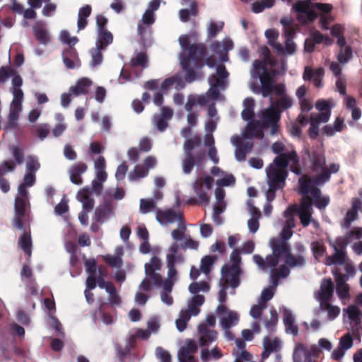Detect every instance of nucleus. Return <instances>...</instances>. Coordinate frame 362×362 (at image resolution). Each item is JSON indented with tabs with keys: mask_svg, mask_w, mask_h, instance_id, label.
Instances as JSON below:
<instances>
[{
	"mask_svg": "<svg viewBox=\"0 0 362 362\" xmlns=\"http://www.w3.org/2000/svg\"><path fill=\"white\" fill-rule=\"evenodd\" d=\"M329 180L330 173L327 172L316 174L312 178L305 175H303L298 180L300 192L303 195L310 193L315 200L321 197V190L317 186H322Z\"/></svg>",
	"mask_w": 362,
	"mask_h": 362,
	"instance_id": "f257e3e1",
	"label": "nucleus"
},
{
	"mask_svg": "<svg viewBox=\"0 0 362 362\" xmlns=\"http://www.w3.org/2000/svg\"><path fill=\"white\" fill-rule=\"evenodd\" d=\"M179 42L182 48L188 51V55L184 57L192 58L195 68H202L204 66V59L205 58L207 49L204 44H190L189 37L187 35H181L179 37Z\"/></svg>",
	"mask_w": 362,
	"mask_h": 362,
	"instance_id": "f03ea898",
	"label": "nucleus"
},
{
	"mask_svg": "<svg viewBox=\"0 0 362 362\" xmlns=\"http://www.w3.org/2000/svg\"><path fill=\"white\" fill-rule=\"evenodd\" d=\"M31 211L29 200L15 198L14 215L11 221L13 228L24 230L25 226L31 221Z\"/></svg>",
	"mask_w": 362,
	"mask_h": 362,
	"instance_id": "7ed1b4c3",
	"label": "nucleus"
},
{
	"mask_svg": "<svg viewBox=\"0 0 362 362\" xmlns=\"http://www.w3.org/2000/svg\"><path fill=\"white\" fill-rule=\"evenodd\" d=\"M290 165V170L296 175L301 173L299 165V157L295 151L288 153H283L278 155L274 160L273 168L278 169L286 170Z\"/></svg>",
	"mask_w": 362,
	"mask_h": 362,
	"instance_id": "20e7f679",
	"label": "nucleus"
},
{
	"mask_svg": "<svg viewBox=\"0 0 362 362\" xmlns=\"http://www.w3.org/2000/svg\"><path fill=\"white\" fill-rule=\"evenodd\" d=\"M242 273L243 270L240 267H230L229 264H226L221 268V278L219 284L236 288L240 284V276Z\"/></svg>",
	"mask_w": 362,
	"mask_h": 362,
	"instance_id": "39448f33",
	"label": "nucleus"
},
{
	"mask_svg": "<svg viewBox=\"0 0 362 362\" xmlns=\"http://www.w3.org/2000/svg\"><path fill=\"white\" fill-rule=\"evenodd\" d=\"M270 246L272 250V255H269V263L272 266H277L281 257H287L291 252V247L289 244L280 239L273 238L270 241Z\"/></svg>",
	"mask_w": 362,
	"mask_h": 362,
	"instance_id": "423d86ee",
	"label": "nucleus"
},
{
	"mask_svg": "<svg viewBox=\"0 0 362 362\" xmlns=\"http://www.w3.org/2000/svg\"><path fill=\"white\" fill-rule=\"evenodd\" d=\"M231 143L235 146V157L239 162L246 160L247 154L250 153L254 147L252 140H245L239 135H235L231 138Z\"/></svg>",
	"mask_w": 362,
	"mask_h": 362,
	"instance_id": "0eeeda50",
	"label": "nucleus"
},
{
	"mask_svg": "<svg viewBox=\"0 0 362 362\" xmlns=\"http://www.w3.org/2000/svg\"><path fill=\"white\" fill-rule=\"evenodd\" d=\"M266 170L269 187L279 189H283L286 185V179L288 176L287 170L278 169L270 165Z\"/></svg>",
	"mask_w": 362,
	"mask_h": 362,
	"instance_id": "6e6552de",
	"label": "nucleus"
},
{
	"mask_svg": "<svg viewBox=\"0 0 362 362\" xmlns=\"http://www.w3.org/2000/svg\"><path fill=\"white\" fill-rule=\"evenodd\" d=\"M184 215L182 212L175 211L173 209H156V219L163 226L173 223L175 221L179 223L181 221H184Z\"/></svg>",
	"mask_w": 362,
	"mask_h": 362,
	"instance_id": "1a4fd4ad",
	"label": "nucleus"
},
{
	"mask_svg": "<svg viewBox=\"0 0 362 362\" xmlns=\"http://www.w3.org/2000/svg\"><path fill=\"white\" fill-rule=\"evenodd\" d=\"M161 266V260L156 256L152 257L150 262L145 264L146 275L154 285H159L161 283V275L156 273V271L160 270Z\"/></svg>",
	"mask_w": 362,
	"mask_h": 362,
	"instance_id": "9d476101",
	"label": "nucleus"
},
{
	"mask_svg": "<svg viewBox=\"0 0 362 362\" xmlns=\"http://www.w3.org/2000/svg\"><path fill=\"white\" fill-rule=\"evenodd\" d=\"M309 158L311 163L310 169L313 173L318 174L327 172L330 173L328 168L326 166L325 156L322 151L320 150L313 151L309 154Z\"/></svg>",
	"mask_w": 362,
	"mask_h": 362,
	"instance_id": "9b49d317",
	"label": "nucleus"
},
{
	"mask_svg": "<svg viewBox=\"0 0 362 362\" xmlns=\"http://www.w3.org/2000/svg\"><path fill=\"white\" fill-rule=\"evenodd\" d=\"M260 83L261 89L258 88V90L253 89L255 93L261 92L263 97L266 98L272 94V86L274 83V74L267 71L262 73L258 76Z\"/></svg>",
	"mask_w": 362,
	"mask_h": 362,
	"instance_id": "f8f14e48",
	"label": "nucleus"
},
{
	"mask_svg": "<svg viewBox=\"0 0 362 362\" xmlns=\"http://www.w3.org/2000/svg\"><path fill=\"white\" fill-rule=\"evenodd\" d=\"M197 345L192 339H189L185 346H182L178 351L177 356L180 362L189 361L194 358V354L197 351Z\"/></svg>",
	"mask_w": 362,
	"mask_h": 362,
	"instance_id": "ddd939ff",
	"label": "nucleus"
},
{
	"mask_svg": "<svg viewBox=\"0 0 362 362\" xmlns=\"http://www.w3.org/2000/svg\"><path fill=\"white\" fill-rule=\"evenodd\" d=\"M325 74L324 69L322 67L316 69L306 66L304 69L303 78L305 81L313 80L314 85L317 88L322 86V80Z\"/></svg>",
	"mask_w": 362,
	"mask_h": 362,
	"instance_id": "4468645a",
	"label": "nucleus"
},
{
	"mask_svg": "<svg viewBox=\"0 0 362 362\" xmlns=\"http://www.w3.org/2000/svg\"><path fill=\"white\" fill-rule=\"evenodd\" d=\"M198 332L200 335V346H207L217 338V332L210 329L206 325L201 324L198 327Z\"/></svg>",
	"mask_w": 362,
	"mask_h": 362,
	"instance_id": "2eb2a0df",
	"label": "nucleus"
},
{
	"mask_svg": "<svg viewBox=\"0 0 362 362\" xmlns=\"http://www.w3.org/2000/svg\"><path fill=\"white\" fill-rule=\"evenodd\" d=\"M88 169V165L83 162H78L72 165L69 169V178L72 183L80 185L83 183L81 175Z\"/></svg>",
	"mask_w": 362,
	"mask_h": 362,
	"instance_id": "dca6fc26",
	"label": "nucleus"
},
{
	"mask_svg": "<svg viewBox=\"0 0 362 362\" xmlns=\"http://www.w3.org/2000/svg\"><path fill=\"white\" fill-rule=\"evenodd\" d=\"M264 133L259 122L255 120L250 122L242 134V137L245 140H250L253 137L262 139Z\"/></svg>",
	"mask_w": 362,
	"mask_h": 362,
	"instance_id": "f3484780",
	"label": "nucleus"
},
{
	"mask_svg": "<svg viewBox=\"0 0 362 362\" xmlns=\"http://www.w3.org/2000/svg\"><path fill=\"white\" fill-rule=\"evenodd\" d=\"M33 30L36 40L42 45L47 44L50 39L43 21H37L33 26Z\"/></svg>",
	"mask_w": 362,
	"mask_h": 362,
	"instance_id": "a211bd4d",
	"label": "nucleus"
},
{
	"mask_svg": "<svg viewBox=\"0 0 362 362\" xmlns=\"http://www.w3.org/2000/svg\"><path fill=\"white\" fill-rule=\"evenodd\" d=\"M280 119V111L272 106L266 109L262 114V127L268 128L271 124L279 123Z\"/></svg>",
	"mask_w": 362,
	"mask_h": 362,
	"instance_id": "6ab92c4d",
	"label": "nucleus"
},
{
	"mask_svg": "<svg viewBox=\"0 0 362 362\" xmlns=\"http://www.w3.org/2000/svg\"><path fill=\"white\" fill-rule=\"evenodd\" d=\"M91 194L90 188L89 187H84L82 189L79 190L77 194L78 199L83 204V210L90 211L95 204L94 199L90 197Z\"/></svg>",
	"mask_w": 362,
	"mask_h": 362,
	"instance_id": "aec40b11",
	"label": "nucleus"
},
{
	"mask_svg": "<svg viewBox=\"0 0 362 362\" xmlns=\"http://www.w3.org/2000/svg\"><path fill=\"white\" fill-rule=\"evenodd\" d=\"M228 76V72L224 65L220 64L216 67V75H211L209 78V82L211 86L221 87L224 85L225 81Z\"/></svg>",
	"mask_w": 362,
	"mask_h": 362,
	"instance_id": "412c9836",
	"label": "nucleus"
},
{
	"mask_svg": "<svg viewBox=\"0 0 362 362\" xmlns=\"http://www.w3.org/2000/svg\"><path fill=\"white\" fill-rule=\"evenodd\" d=\"M93 85V81L88 78H81L78 79L74 86H71L69 91L76 96L80 95H86L88 93V90Z\"/></svg>",
	"mask_w": 362,
	"mask_h": 362,
	"instance_id": "4be33fe9",
	"label": "nucleus"
},
{
	"mask_svg": "<svg viewBox=\"0 0 362 362\" xmlns=\"http://www.w3.org/2000/svg\"><path fill=\"white\" fill-rule=\"evenodd\" d=\"M64 64L70 69H74L76 64L79 62L76 49L74 47H67L62 53Z\"/></svg>",
	"mask_w": 362,
	"mask_h": 362,
	"instance_id": "5701e85b",
	"label": "nucleus"
},
{
	"mask_svg": "<svg viewBox=\"0 0 362 362\" xmlns=\"http://www.w3.org/2000/svg\"><path fill=\"white\" fill-rule=\"evenodd\" d=\"M191 62H194L192 58L189 57H182L180 60L182 68L185 71V81L188 83H192L197 78V74L191 66Z\"/></svg>",
	"mask_w": 362,
	"mask_h": 362,
	"instance_id": "b1692460",
	"label": "nucleus"
},
{
	"mask_svg": "<svg viewBox=\"0 0 362 362\" xmlns=\"http://www.w3.org/2000/svg\"><path fill=\"white\" fill-rule=\"evenodd\" d=\"M334 252L332 255H328L325 257V264L327 266L331 265H342L349 260L347 252L343 251L334 250Z\"/></svg>",
	"mask_w": 362,
	"mask_h": 362,
	"instance_id": "393cba45",
	"label": "nucleus"
},
{
	"mask_svg": "<svg viewBox=\"0 0 362 362\" xmlns=\"http://www.w3.org/2000/svg\"><path fill=\"white\" fill-rule=\"evenodd\" d=\"M203 153H198L196 156L193 154L185 155L182 160V170L185 174H189L197 162H201L203 158Z\"/></svg>",
	"mask_w": 362,
	"mask_h": 362,
	"instance_id": "a878e982",
	"label": "nucleus"
},
{
	"mask_svg": "<svg viewBox=\"0 0 362 362\" xmlns=\"http://www.w3.org/2000/svg\"><path fill=\"white\" fill-rule=\"evenodd\" d=\"M334 293V284L330 278L324 279L320 285L319 299L329 300Z\"/></svg>",
	"mask_w": 362,
	"mask_h": 362,
	"instance_id": "bb28decb",
	"label": "nucleus"
},
{
	"mask_svg": "<svg viewBox=\"0 0 362 362\" xmlns=\"http://www.w3.org/2000/svg\"><path fill=\"white\" fill-rule=\"evenodd\" d=\"M208 102V98L204 95H189L187 101L185 105V109L186 111H191L196 105L204 107L206 105Z\"/></svg>",
	"mask_w": 362,
	"mask_h": 362,
	"instance_id": "cd10ccee",
	"label": "nucleus"
},
{
	"mask_svg": "<svg viewBox=\"0 0 362 362\" xmlns=\"http://www.w3.org/2000/svg\"><path fill=\"white\" fill-rule=\"evenodd\" d=\"M113 41L112 34L107 30L98 31L96 47L98 49H105Z\"/></svg>",
	"mask_w": 362,
	"mask_h": 362,
	"instance_id": "c85d7f7f",
	"label": "nucleus"
},
{
	"mask_svg": "<svg viewBox=\"0 0 362 362\" xmlns=\"http://www.w3.org/2000/svg\"><path fill=\"white\" fill-rule=\"evenodd\" d=\"M327 242L329 245L333 248L334 250L343 251L344 252H346V247L350 243L349 236H346V235L344 236H338L335 238L334 240L328 239Z\"/></svg>",
	"mask_w": 362,
	"mask_h": 362,
	"instance_id": "c756f323",
	"label": "nucleus"
},
{
	"mask_svg": "<svg viewBox=\"0 0 362 362\" xmlns=\"http://www.w3.org/2000/svg\"><path fill=\"white\" fill-rule=\"evenodd\" d=\"M308 354V348L303 344H298L293 354V362L309 361Z\"/></svg>",
	"mask_w": 362,
	"mask_h": 362,
	"instance_id": "7c9ffc66",
	"label": "nucleus"
},
{
	"mask_svg": "<svg viewBox=\"0 0 362 362\" xmlns=\"http://www.w3.org/2000/svg\"><path fill=\"white\" fill-rule=\"evenodd\" d=\"M295 319L292 313L288 310H286L284 313V324L287 333H291L293 336H296L298 334V327L295 325Z\"/></svg>",
	"mask_w": 362,
	"mask_h": 362,
	"instance_id": "2f4dec72",
	"label": "nucleus"
},
{
	"mask_svg": "<svg viewBox=\"0 0 362 362\" xmlns=\"http://www.w3.org/2000/svg\"><path fill=\"white\" fill-rule=\"evenodd\" d=\"M23 230L24 231L18 240V246L27 255L30 257L32 253V240L30 231H25V228Z\"/></svg>",
	"mask_w": 362,
	"mask_h": 362,
	"instance_id": "473e14b6",
	"label": "nucleus"
},
{
	"mask_svg": "<svg viewBox=\"0 0 362 362\" xmlns=\"http://www.w3.org/2000/svg\"><path fill=\"white\" fill-rule=\"evenodd\" d=\"M293 105V99L288 95L279 97L272 104V106L280 111V114L284 110L291 108Z\"/></svg>",
	"mask_w": 362,
	"mask_h": 362,
	"instance_id": "72a5a7b5",
	"label": "nucleus"
},
{
	"mask_svg": "<svg viewBox=\"0 0 362 362\" xmlns=\"http://www.w3.org/2000/svg\"><path fill=\"white\" fill-rule=\"evenodd\" d=\"M221 286V289L218 291V301L220 302V305L216 308V313L218 315H224L227 313V307L223 305V303L226 301L227 299V289L228 286H225L222 284H219Z\"/></svg>",
	"mask_w": 362,
	"mask_h": 362,
	"instance_id": "f704fd0d",
	"label": "nucleus"
},
{
	"mask_svg": "<svg viewBox=\"0 0 362 362\" xmlns=\"http://www.w3.org/2000/svg\"><path fill=\"white\" fill-rule=\"evenodd\" d=\"M285 264L291 268L302 267L305 264V259L303 255H294L290 252L285 258Z\"/></svg>",
	"mask_w": 362,
	"mask_h": 362,
	"instance_id": "c9c22d12",
	"label": "nucleus"
},
{
	"mask_svg": "<svg viewBox=\"0 0 362 362\" xmlns=\"http://www.w3.org/2000/svg\"><path fill=\"white\" fill-rule=\"evenodd\" d=\"M226 313L227 315L221 319V324L225 329H228L238 323L239 315L237 313L232 310L227 311Z\"/></svg>",
	"mask_w": 362,
	"mask_h": 362,
	"instance_id": "e433bc0d",
	"label": "nucleus"
},
{
	"mask_svg": "<svg viewBox=\"0 0 362 362\" xmlns=\"http://www.w3.org/2000/svg\"><path fill=\"white\" fill-rule=\"evenodd\" d=\"M344 311H346L349 318L355 322V327H358L361 323V311L354 305H349L346 309H344Z\"/></svg>",
	"mask_w": 362,
	"mask_h": 362,
	"instance_id": "4c0bfd02",
	"label": "nucleus"
},
{
	"mask_svg": "<svg viewBox=\"0 0 362 362\" xmlns=\"http://www.w3.org/2000/svg\"><path fill=\"white\" fill-rule=\"evenodd\" d=\"M199 13V8L197 3H193L190 8L180 9L179 11V16L181 21L186 23L188 22L191 16H197Z\"/></svg>",
	"mask_w": 362,
	"mask_h": 362,
	"instance_id": "58836bf2",
	"label": "nucleus"
},
{
	"mask_svg": "<svg viewBox=\"0 0 362 362\" xmlns=\"http://www.w3.org/2000/svg\"><path fill=\"white\" fill-rule=\"evenodd\" d=\"M194 190L199 197V203L201 204H208L210 200L209 195L202 187V181H196L194 184Z\"/></svg>",
	"mask_w": 362,
	"mask_h": 362,
	"instance_id": "ea45409f",
	"label": "nucleus"
},
{
	"mask_svg": "<svg viewBox=\"0 0 362 362\" xmlns=\"http://www.w3.org/2000/svg\"><path fill=\"white\" fill-rule=\"evenodd\" d=\"M21 110V106L11 105L8 115V122L7 124L8 129H13L16 127L17 120L18 119L19 112Z\"/></svg>",
	"mask_w": 362,
	"mask_h": 362,
	"instance_id": "a19ab883",
	"label": "nucleus"
},
{
	"mask_svg": "<svg viewBox=\"0 0 362 362\" xmlns=\"http://www.w3.org/2000/svg\"><path fill=\"white\" fill-rule=\"evenodd\" d=\"M274 2L275 0H255L252 4V10L255 13H260L266 8L272 7Z\"/></svg>",
	"mask_w": 362,
	"mask_h": 362,
	"instance_id": "79ce46f5",
	"label": "nucleus"
},
{
	"mask_svg": "<svg viewBox=\"0 0 362 362\" xmlns=\"http://www.w3.org/2000/svg\"><path fill=\"white\" fill-rule=\"evenodd\" d=\"M202 144V139L199 136H194L190 139H187L184 143V151L185 154H193L192 150L195 147H198Z\"/></svg>",
	"mask_w": 362,
	"mask_h": 362,
	"instance_id": "37998d69",
	"label": "nucleus"
},
{
	"mask_svg": "<svg viewBox=\"0 0 362 362\" xmlns=\"http://www.w3.org/2000/svg\"><path fill=\"white\" fill-rule=\"evenodd\" d=\"M352 57V48L351 46L347 45L344 48L339 49L337 60L341 64H346L351 59Z\"/></svg>",
	"mask_w": 362,
	"mask_h": 362,
	"instance_id": "c03bdc74",
	"label": "nucleus"
},
{
	"mask_svg": "<svg viewBox=\"0 0 362 362\" xmlns=\"http://www.w3.org/2000/svg\"><path fill=\"white\" fill-rule=\"evenodd\" d=\"M310 1L309 0L306 1H297L293 5V10L296 13H299L298 16V19L301 21V16L300 14H304L310 8Z\"/></svg>",
	"mask_w": 362,
	"mask_h": 362,
	"instance_id": "a18cd8bd",
	"label": "nucleus"
},
{
	"mask_svg": "<svg viewBox=\"0 0 362 362\" xmlns=\"http://www.w3.org/2000/svg\"><path fill=\"white\" fill-rule=\"evenodd\" d=\"M148 57L146 53L141 52H139L135 57L131 59V65L133 67L141 66L146 68L148 66Z\"/></svg>",
	"mask_w": 362,
	"mask_h": 362,
	"instance_id": "49530a36",
	"label": "nucleus"
},
{
	"mask_svg": "<svg viewBox=\"0 0 362 362\" xmlns=\"http://www.w3.org/2000/svg\"><path fill=\"white\" fill-rule=\"evenodd\" d=\"M210 286L206 281L193 282L189 286V291L192 294H197L200 291L207 292Z\"/></svg>",
	"mask_w": 362,
	"mask_h": 362,
	"instance_id": "de8ad7c7",
	"label": "nucleus"
},
{
	"mask_svg": "<svg viewBox=\"0 0 362 362\" xmlns=\"http://www.w3.org/2000/svg\"><path fill=\"white\" fill-rule=\"evenodd\" d=\"M148 174V170L144 165H136L133 172L129 175V178L131 180H136L147 176Z\"/></svg>",
	"mask_w": 362,
	"mask_h": 362,
	"instance_id": "09e8293b",
	"label": "nucleus"
},
{
	"mask_svg": "<svg viewBox=\"0 0 362 362\" xmlns=\"http://www.w3.org/2000/svg\"><path fill=\"white\" fill-rule=\"evenodd\" d=\"M156 202L153 199H141L140 200L139 211L141 214H147L153 211L156 208Z\"/></svg>",
	"mask_w": 362,
	"mask_h": 362,
	"instance_id": "8fccbe9b",
	"label": "nucleus"
},
{
	"mask_svg": "<svg viewBox=\"0 0 362 362\" xmlns=\"http://www.w3.org/2000/svg\"><path fill=\"white\" fill-rule=\"evenodd\" d=\"M110 211V208L107 205L98 207L95 211V221L97 222H103L107 218Z\"/></svg>",
	"mask_w": 362,
	"mask_h": 362,
	"instance_id": "3c124183",
	"label": "nucleus"
},
{
	"mask_svg": "<svg viewBox=\"0 0 362 362\" xmlns=\"http://www.w3.org/2000/svg\"><path fill=\"white\" fill-rule=\"evenodd\" d=\"M178 228L173 230L171 233L172 238L176 241H180L185 238V233L187 230L185 220L178 223Z\"/></svg>",
	"mask_w": 362,
	"mask_h": 362,
	"instance_id": "603ef678",
	"label": "nucleus"
},
{
	"mask_svg": "<svg viewBox=\"0 0 362 362\" xmlns=\"http://www.w3.org/2000/svg\"><path fill=\"white\" fill-rule=\"evenodd\" d=\"M311 250L314 257L317 259L326 253L325 246L319 241H315L311 243Z\"/></svg>",
	"mask_w": 362,
	"mask_h": 362,
	"instance_id": "864d4df0",
	"label": "nucleus"
},
{
	"mask_svg": "<svg viewBox=\"0 0 362 362\" xmlns=\"http://www.w3.org/2000/svg\"><path fill=\"white\" fill-rule=\"evenodd\" d=\"M49 132L47 124H40L34 129L33 134L40 140H44L49 135Z\"/></svg>",
	"mask_w": 362,
	"mask_h": 362,
	"instance_id": "5fc2aeb1",
	"label": "nucleus"
},
{
	"mask_svg": "<svg viewBox=\"0 0 362 362\" xmlns=\"http://www.w3.org/2000/svg\"><path fill=\"white\" fill-rule=\"evenodd\" d=\"M40 167L37 157L33 156H28L26 170L28 173H35Z\"/></svg>",
	"mask_w": 362,
	"mask_h": 362,
	"instance_id": "6e6d98bb",
	"label": "nucleus"
},
{
	"mask_svg": "<svg viewBox=\"0 0 362 362\" xmlns=\"http://www.w3.org/2000/svg\"><path fill=\"white\" fill-rule=\"evenodd\" d=\"M263 346L264 348L270 349L272 353L278 351L280 349L281 344L280 341L277 338L272 340L269 337H265L263 339Z\"/></svg>",
	"mask_w": 362,
	"mask_h": 362,
	"instance_id": "4d7b16f0",
	"label": "nucleus"
},
{
	"mask_svg": "<svg viewBox=\"0 0 362 362\" xmlns=\"http://www.w3.org/2000/svg\"><path fill=\"white\" fill-rule=\"evenodd\" d=\"M253 75L259 76L262 73L267 71V62L265 60L256 59L253 62Z\"/></svg>",
	"mask_w": 362,
	"mask_h": 362,
	"instance_id": "13d9d810",
	"label": "nucleus"
},
{
	"mask_svg": "<svg viewBox=\"0 0 362 362\" xmlns=\"http://www.w3.org/2000/svg\"><path fill=\"white\" fill-rule=\"evenodd\" d=\"M12 156L15 159V164L21 165L24 161V152L23 150L17 146H13L11 148Z\"/></svg>",
	"mask_w": 362,
	"mask_h": 362,
	"instance_id": "bf43d9fd",
	"label": "nucleus"
},
{
	"mask_svg": "<svg viewBox=\"0 0 362 362\" xmlns=\"http://www.w3.org/2000/svg\"><path fill=\"white\" fill-rule=\"evenodd\" d=\"M270 256L269 255L266 257L265 259H264L261 255H255L253 256V260L254 262L259 266L262 269H266L269 267H275L276 266H272L269 263V259Z\"/></svg>",
	"mask_w": 362,
	"mask_h": 362,
	"instance_id": "052dcab7",
	"label": "nucleus"
},
{
	"mask_svg": "<svg viewBox=\"0 0 362 362\" xmlns=\"http://www.w3.org/2000/svg\"><path fill=\"white\" fill-rule=\"evenodd\" d=\"M272 273L274 274L276 276L279 277L280 279L286 278L290 274L289 267H288L286 264L281 265L279 268L271 267Z\"/></svg>",
	"mask_w": 362,
	"mask_h": 362,
	"instance_id": "680f3d73",
	"label": "nucleus"
},
{
	"mask_svg": "<svg viewBox=\"0 0 362 362\" xmlns=\"http://www.w3.org/2000/svg\"><path fill=\"white\" fill-rule=\"evenodd\" d=\"M16 71L10 66H3L0 68V82L4 83L9 77L13 76Z\"/></svg>",
	"mask_w": 362,
	"mask_h": 362,
	"instance_id": "e2e57ef3",
	"label": "nucleus"
},
{
	"mask_svg": "<svg viewBox=\"0 0 362 362\" xmlns=\"http://www.w3.org/2000/svg\"><path fill=\"white\" fill-rule=\"evenodd\" d=\"M313 199L308 194L303 195L298 210L313 211Z\"/></svg>",
	"mask_w": 362,
	"mask_h": 362,
	"instance_id": "0e129e2a",
	"label": "nucleus"
},
{
	"mask_svg": "<svg viewBox=\"0 0 362 362\" xmlns=\"http://www.w3.org/2000/svg\"><path fill=\"white\" fill-rule=\"evenodd\" d=\"M16 168L15 163L11 160H4L0 165V178L4 177L3 175L7 172L13 171Z\"/></svg>",
	"mask_w": 362,
	"mask_h": 362,
	"instance_id": "69168bd1",
	"label": "nucleus"
},
{
	"mask_svg": "<svg viewBox=\"0 0 362 362\" xmlns=\"http://www.w3.org/2000/svg\"><path fill=\"white\" fill-rule=\"evenodd\" d=\"M336 291L338 297L341 300H346L350 298L349 291H350V286L347 284H344L341 286H337Z\"/></svg>",
	"mask_w": 362,
	"mask_h": 362,
	"instance_id": "338daca9",
	"label": "nucleus"
},
{
	"mask_svg": "<svg viewBox=\"0 0 362 362\" xmlns=\"http://www.w3.org/2000/svg\"><path fill=\"white\" fill-rule=\"evenodd\" d=\"M214 263V259L211 256H205L202 259L200 269L204 274H208L211 270V267Z\"/></svg>",
	"mask_w": 362,
	"mask_h": 362,
	"instance_id": "774afa93",
	"label": "nucleus"
}]
</instances>
